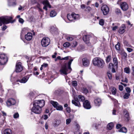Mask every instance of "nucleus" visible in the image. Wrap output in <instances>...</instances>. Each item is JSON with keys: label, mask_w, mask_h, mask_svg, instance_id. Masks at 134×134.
<instances>
[{"label": "nucleus", "mask_w": 134, "mask_h": 134, "mask_svg": "<svg viewBox=\"0 0 134 134\" xmlns=\"http://www.w3.org/2000/svg\"><path fill=\"white\" fill-rule=\"evenodd\" d=\"M13 117L14 118H17L19 117V114L17 113H15L13 115Z\"/></svg>", "instance_id": "a18cd8bd"}, {"label": "nucleus", "mask_w": 134, "mask_h": 134, "mask_svg": "<svg viewBox=\"0 0 134 134\" xmlns=\"http://www.w3.org/2000/svg\"><path fill=\"white\" fill-rule=\"evenodd\" d=\"M66 111L68 113H70L71 111L70 108L69 107H67L66 109Z\"/></svg>", "instance_id": "13d9d810"}, {"label": "nucleus", "mask_w": 134, "mask_h": 134, "mask_svg": "<svg viewBox=\"0 0 134 134\" xmlns=\"http://www.w3.org/2000/svg\"><path fill=\"white\" fill-rule=\"evenodd\" d=\"M66 124H69L71 122V120L70 119H69L66 120Z\"/></svg>", "instance_id": "603ef678"}, {"label": "nucleus", "mask_w": 134, "mask_h": 134, "mask_svg": "<svg viewBox=\"0 0 134 134\" xmlns=\"http://www.w3.org/2000/svg\"><path fill=\"white\" fill-rule=\"evenodd\" d=\"M126 49L127 50V51L129 52H132L133 51L132 49L129 48H126Z\"/></svg>", "instance_id": "4d7b16f0"}, {"label": "nucleus", "mask_w": 134, "mask_h": 134, "mask_svg": "<svg viewBox=\"0 0 134 134\" xmlns=\"http://www.w3.org/2000/svg\"><path fill=\"white\" fill-rule=\"evenodd\" d=\"M61 121L59 120H55L53 122V124L54 127L58 126L60 124Z\"/></svg>", "instance_id": "aec40b11"}, {"label": "nucleus", "mask_w": 134, "mask_h": 134, "mask_svg": "<svg viewBox=\"0 0 134 134\" xmlns=\"http://www.w3.org/2000/svg\"><path fill=\"white\" fill-rule=\"evenodd\" d=\"M107 74L109 79H111L112 78V74L110 71H108L107 72Z\"/></svg>", "instance_id": "4c0bfd02"}, {"label": "nucleus", "mask_w": 134, "mask_h": 134, "mask_svg": "<svg viewBox=\"0 0 134 134\" xmlns=\"http://www.w3.org/2000/svg\"><path fill=\"white\" fill-rule=\"evenodd\" d=\"M120 44L119 42H118L115 45V47L117 50H119L120 49Z\"/></svg>", "instance_id": "e433bc0d"}, {"label": "nucleus", "mask_w": 134, "mask_h": 134, "mask_svg": "<svg viewBox=\"0 0 134 134\" xmlns=\"http://www.w3.org/2000/svg\"><path fill=\"white\" fill-rule=\"evenodd\" d=\"M113 62L114 63L113 65L115 68H117L118 63L117 59L116 58H113Z\"/></svg>", "instance_id": "bb28decb"}, {"label": "nucleus", "mask_w": 134, "mask_h": 134, "mask_svg": "<svg viewBox=\"0 0 134 134\" xmlns=\"http://www.w3.org/2000/svg\"><path fill=\"white\" fill-rule=\"evenodd\" d=\"M90 37L89 35H85L83 37V40L86 43L89 44Z\"/></svg>", "instance_id": "2eb2a0df"}, {"label": "nucleus", "mask_w": 134, "mask_h": 134, "mask_svg": "<svg viewBox=\"0 0 134 134\" xmlns=\"http://www.w3.org/2000/svg\"><path fill=\"white\" fill-rule=\"evenodd\" d=\"M83 65L85 66H88L90 64L89 61L87 58H83L82 59Z\"/></svg>", "instance_id": "dca6fc26"}, {"label": "nucleus", "mask_w": 134, "mask_h": 134, "mask_svg": "<svg viewBox=\"0 0 134 134\" xmlns=\"http://www.w3.org/2000/svg\"><path fill=\"white\" fill-rule=\"evenodd\" d=\"M77 43L76 41H74L73 42L72 44V47L73 48L75 47H76V46L77 45Z\"/></svg>", "instance_id": "a19ab883"}, {"label": "nucleus", "mask_w": 134, "mask_h": 134, "mask_svg": "<svg viewBox=\"0 0 134 134\" xmlns=\"http://www.w3.org/2000/svg\"><path fill=\"white\" fill-rule=\"evenodd\" d=\"M116 110L115 109H114L113 110V113H113V115H115L116 114Z\"/></svg>", "instance_id": "774afa93"}, {"label": "nucleus", "mask_w": 134, "mask_h": 134, "mask_svg": "<svg viewBox=\"0 0 134 134\" xmlns=\"http://www.w3.org/2000/svg\"><path fill=\"white\" fill-rule=\"evenodd\" d=\"M93 65L100 68H102L104 66L105 63L102 59L98 58H95L93 60Z\"/></svg>", "instance_id": "f257e3e1"}, {"label": "nucleus", "mask_w": 134, "mask_h": 134, "mask_svg": "<svg viewBox=\"0 0 134 134\" xmlns=\"http://www.w3.org/2000/svg\"><path fill=\"white\" fill-rule=\"evenodd\" d=\"M55 108L57 110H62L63 109L62 106L61 105H59L57 106Z\"/></svg>", "instance_id": "72a5a7b5"}, {"label": "nucleus", "mask_w": 134, "mask_h": 134, "mask_svg": "<svg viewBox=\"0 0 134 134\" xmlns=\"http://www.w3.org/2000/svg\"><path fill=\"white\" fill-rule=\"evenodd\" d=\"M125 28L126 26L125 25H122L120 27L119 30V32L120 34H122L124 33L125 32Z\"/></svg>", "instance_id": "a211bd4d"}, {"label": "nucleus", "mask_w": 134, "mask_h": 134, "mask_svg": "<svg viewBox=\"0 0 134 134\" xmlns=\"http://www.w3.org/2000/svg\"><path fill=\"white\" fill-rule=\"evenodd\" d=\"M115 12L117 14H119L121 13V11L120 9L118 8L116 9Z\"/></svg>", "instance_id": "c03bdc74"}, {"label": "nucleus", "mask_w": 134, "mask_h": 134, "mask_svg": "<svg viewBox=\"0 0 134 134\" xmlns=\"http://www.w3.org/2000/svg\"><path fill=\"white\" fill-rule=\"evenodd\" d=\"M109 68L110 69L112 68L111 71L112 72L114 73L116 72L115 69L117 68H115L113 64L112 63H110L109 64Z\"/></svg>", "instance_id": "6ab92c4d"}, {"label": "nucleus", "mask_w": 134, "mask_h": 134, "mask_svg": "<svg viewBox=\"0 0 134 134\" xmlns=\"http://www.w3.org/2000/svg\"><path fill=\"white\" fill-rule=\"evenodd\" d=\"M114 124L112 122H110L107 125V128L109 130L112 129L114 127Z\"/></svg>", "instance_id": "b1692460"}, {"label": "nucleus", "mask_w": 134, "mask_h": 134, "mask_svg": "<svg viewBox=\"0 0 134 134\" xmlns=\"http://www.w3.org/2000/svg\"><path fill=\"white\" fill-rule=\"evenodd\" d=\"M45 101L43 100H36L33 102V105L40 107L42 109L45 104Z\"/></svg>", "instance_id": "20e7f679"}, {"label": "nucleus", "mask_w": 134, "mask_h": 134, "mask_svg": "<svg viewBox=\"0 0 134 134\" xmlns=\"http://www.w3.org/2000/svg\"><path fill=\"white\" fill-rule=\"evenodd\" d=\"M28 80L26 77H24L21 80H18L16 81L17 82H19L21 83H25Z\"/></svg>", "instance_id": "4be33fe9"}, {"label": "nucleus", "mask_w": 134, "mask_h": 134, "mask_svg": "<svg viewBox=\"0 0 134 134\" xmlns=\"http://www.w3.org/2000/svg\"><path fill=\"white\" fill-rule=\"evenodd\" d=\"M112 99L114 101V103L115 106L116 107H118L119 104L118 103L117 100L114 98H112Z\"/></svg>", "instance_id": "2f4dec72"}, {"label": "nucleus", "mask_w": 134, "mask_h": 134, "mask_svg": "<svg viewBox=\"0 0 134 134\" xmlns=\"http://www.w3.org/2000/svg\"><path fill=\"white\" fill-rule=\"evenodd\" d=\"M28 80L26 77H24L21 80H18L16 81L17 82H19L21 83H25Z\"/></svg>", "instance_id": "5701e85b"}, {"label": "nucleus", "mask_w": 134, "mask_h": 134, "mask_svg": "<svg viewBox=\"0 0 134 134\" xmlns=\"http://www.w3.org/2000/svg\"><path fill=\"white\" fill-rule=\"evenodd\" d=\"M12 17L8 16H2L0 17V26L2 25V23L5 24H8L10 22L13 23L14 21L12 20Z\"/></svg>", "instance_id": "f03ea898"}, {"label": "nucleus", "mask_w": 134, "mask_h": 134, "mask_svg": "<svg viewBox=\"0 0 134 134\" xmlns=\"http://www.w3.org/2000/svg\"><path fill=\"white\" fill-rule=\"evenodd\" d=\"M68 70V68L65 65H63L61 69L60 70V72L61 74L67 75V71Z\"/></svg>", "instance_id": "9b49d317"}, {"label": "nucleus", "mask_w": 134, "mask_h": 134, "mask_svg": "<svg viewBox=\"0 0 134 134\" xmlns=\"http://www.w3.org/2000/svg\"><path fill=\"white\" fill-rule=\"evenodd\" d=\"M124 71L127 74H129L130 72V69L128 68H125L124 69Z\"/></svg>", "instance_id": "ea45409f"}, {"label": "nucleus", "mask_w": 134, "mask_h": 134, "mask_svg": "<svg viewBox=\"0 0 134 134\" xmlns=\"http://www.w3.org/2000/svg\"><path fill=\"white\" fill-rule=\"evenodd\" d=\"M70 43L68 42H66L64 44L63 46L65 47H67L70 46Z\"/></svg>", "instance_id": "f704fd0d"}, {"label": "nucleus", "mask_w": 134, "mask_h": 134, "mask_svg": "<svg viewBox=\"0 0 134 134\" xmlns=\"http://www.w3.org/2000/svg\"><path fill=\"white\" fill-rule=\"evenodd\" d=\"M75 96H76L77 97V99H79L80 101L83 102L85 99V97L82 95H75Z\"/></svg>", "instance_id": "412c9836"}, {"label": "nucleus", "mask_w": 134, "mask_h": 134, "mask_svg": "<svg viewBox=\"0 0 134 134\" xmlns=\"http://www.w3.org/2000/svg\"><path fill=\"white\" fill-rule=\"evenodd\" d=\"M16 103L15 99L10 98L8 99L6 102V104L8 107H9L15 105Z\"/></svg>", "instance_id": "423d86ee"}, {"label": "nucleus", "mask_w": 134, "mask_h": 134, "mask_svg": "<svg viewBox=\"0 0 134 134\" xmlns=\"http://www.w3.org/2000/svg\"><path fill=\"white\" fill-rule=\"evenodd\" d=\"M83 107L86 109H90L91 106L90 102L87 100H85L83 103Z\"/></svg>", "instance_id": "f8f14e48"}, {"label": "nucleus", "mask_w": 134, "mask_h": 134, "mask_svg": "<svg viewBox=\"0 0 134 134\" xmlns=\"http://www.w3.org/2000/svg\"><path fill=\"white\" fill-rule=\"evenodd\" d=\"M56 15V13L54 10L51 11L50 13V16L51 17H54Z\"/></svg>", "instance_id": "c756f323"}, {"label": "nucleus", "mask_w": 134, "mask_h": 134, "mask_svg": "<svg viewBox=\"0 0 134 134\" xmlns=\"http://www.w3.org/2000/svg\"><path fill=\"white\" fill-rule=\"evenodd\" d=\"M121 126L122 125L120 124H118L116 126V128L118 129L121 127Z\"/></svg>", "instance_id": "8fccbe9b"}, {"label": "nucleus", "mask_w": 134, "mask_h": 134, "mask_svg": "<svg viewBox=\"0 0 134 134\" xmlns=\"http://www.w3.org/2000/svg\"><path fill=\"white\" fill-rule=\"evenodd\" d=\"M129 93H126L124 95V97L125 99H128L130 94Z\"/></svg>", "instance_id": "c9c22d12"}, {"label": "nucleus", "mask_w": 134, "mask_h": 134, "mask_svg": "<svg viewBox=\"0 0 134 134\" xmlns=\"http://www.w3.org/2000/svg\"><path fill=\"white\" fill-rule=\"evenodd\" d=\"M50 43V40L47 37H44L42 40L41 42V44L43 47H46L49 45Z\"/></svg>", "instance_id": "7ed1b4c3"}, {"label": "nucleus", "mask_w": 134, "mask_h": 134, "mask_svg": "<svg viewBox=\"0 0 134 134\" xmlns=\"http://www.w3.org/2000/svg\"><path fill=\"white\" fill-rule=\"evenodd\" d=\"M7 27L6 25H4L2 27V31H4L6 29Z\"/></svg>", "instance_id": "052dcab7"}, {"label": "nucleus", "mask_w": 134, "mask_h": 134, "mask_svg": "<svg viewBox=\"0 0 134 134\" xmlns=\"http://www.w3.org/2000/svg\"><path fill=\"white\" fill-rule=\"evenodd\" d=\"M33 107L31 109L32 111L37 114H40L42 111V109L40 107L33 105Z\"/></svg>", "instance_id": "6e6552de"}, {"label": "nucleus", "mask_w": 134, "mask_h": 134, "mask_svg": "<svg viewBox=\"0 0 134 134\" xmlns=\"http://www.w3.org/2000/svg\"><path fill=\"white\" fill-rule=\"evenodd\" d=\"M42 3L44 5V6H48V7L49 8H51V6L48 1L45 0L43 1Z\"/></svg>", "instance_id": "393cba45"}, {"label": "nucleus", "mask_w": 134, "mask_h": 134, "mask_svg": "<svg viewBox=\"0 0 134 134\" xmlns=\"http://www.w3.org/2000/svg\"><path fill=\"white\" fill-rule=\"evenodd\" d=\"M91 8L89 6H87L86 8V10L88 12H90L91 10Z\"/></svg>", "instance_id": "864d4df0"}, {"label": "nucleus", "mask_w": 134, "mask_h": 134, "mask_svg": "<svg viewBox=\"0 0 134 134\" xmlns=\"http://www.w3.org/2000/svg\"><path fill=\"white\" fill-rule=\"evenodd\" d=\"M72 85L74 87H75L77 85V82L76 81H73L72 82Z\"/></svg>", "instance_id": "37998d69"}, {"label": "nucleus", "mask_w": 134, "mask_h": 134, "mask_svg": "<svg viewBox=\"0 0 134 134\" xmlns=\"http://www.w3.org/2000/svg\"><path fill=\"white\" fill-rule=\"evenodd\" d=\"M72 104L75 106H77L80 107L81 106L79 100V99H77V97L76 96L74 95V99L72 100Z\"/></svg>", "instance_id": "1a4fd4ad"}, {"label": "nucleus", "mask_w": 134, "mask_h": 134, "mask_svg": "<svg viewBox=\"0 0 134 134\" xmlns=\"http://www.w3.org/2000/svg\"><path fill=\"white\" fill-rule=\"evenodd\" d=\"M119 89L120 91H122L123 90V86L121 85H119Z\"/></svg>", "instance_id": "5fc2aeb1"}, {"label": "nucleus", "mask_w": 134, "mask_h": 134, "mask_svg": "<svg viewBox=\"0 0 134 134\" xmlns=\"http://www.w3.org/2000/svg\"><path fill=\"white\" fill-rule=\"evenodd\" d=\"M131 70L132 71V74L134 76V67H132L131 68Z\"/></svg>", "instance_id": "69168bd1"}, {"label": "nucleus", "mask_w": 134, "mask_h": 134, "mask_svg": "<svg viewBox=\"0 0 134 134\" xmlns=\"http://www.w3.org/2000/svg\"><path fill=\"white\" fill-rule=\"evenodd\" d=\"M69 56H67L66 57H65L63 58L62 59H61V60H68L69 57Z\"/></svg>", "instance_id": "0e129e2a"}, {"label": "nucleus", "mask_w": 134, "mask_h": 134, "mask_svg": "<svg viewBox=\"0 0 134 134\" xmlns=\"http://www.w3.org/2000/svg\"><path fill=\"white\" fill-rule=\"evenodd\" d=\"M101 10L103 14L104 15H106L108 13L109 9L107 5H104L101 7Z\"/></svg>", "instance_id": "0eeeda50"}, {"label": "nucleus", "mask_w": 134, "mask_h": 134, "mask_svg": "<svg viewBox=\"0 0 134 134\" xmlns=\"http://www.w3.org/2000/svg\"><path fill=\"white\" fill-rule=\"evenodd\" d=\"M73 59H71L70 60L68 63V68L69 69L71 70V65L72 63V62L73 61Z\"/></svg>", "instance_id": "473e14b6"}, {"label": "nucleus", "mask_w": 134, "mask_h": 134, "mask_svg": "<svg viewBox=\"0 0 134 134\" xmlns=\"http://www.w3.org/2000/svg\"><path fill=\"white\" fill-rule=\"evenodd\" d=\"M111 58V56L110 55H109L108 56L106 59V62H109Z\"/></svg>", "instance_id": "58836bf2"}, {"label": "nucleus", "mask_w": 134, "mask_h": 134, "mask_svg": "<svg viewBox=\"0 0 134 134\" xmlns=\"http://www.w3.org/2000/svg\"><path fill=\"white\" fill-rule=\"evenodd\" d=\"M125 89L127 92H130L131 91L130 88L129 87H126V88Z\"/></svg>", "instance_id": "bf43d9fd"}, {"label": "nucleus", "mask_w": 134, "mask_h": 134, "mask_svg": "<svg viewBox=\"0 0 134 134\" xmlns=\"http://www.w3.org/2000/svg\"><path fill=\"white\" fill-rule=\"evenodd\" d=\"M118 28V27L117 26H115L113 27L112 28V30L113 31H115L116 30V29H117Z\"/></svg>", "instance_id": "338daca9"}, {"label": "nucleus", "mask_w": 134, "mask_h": 134, "mask_svg": "<svg viewBox=\"0 0 134 134\" xmlns=\"http://www.w3.org/2000/svg\"><path fill=\"white\" fill-rule=\"evenodd\" d=\"M94 102L95 105L97 107H99L102 103L101 99L99 98H95L94 100Z\"/></svg>", "instance_id": "ddd939ff"}, {"label": "nucleus", "mask_w": 134, "mask_h": 134, "mask_svg": "<svg viewBox=\"0 0 134 134\" xmlns=\"http://www.w3.org/2000/svg\"><path fill=\"white\" fill-rule=\"evenodd\" d=\"M32 37V34L30 32H28L27 34L25 35V38L27 41H30L31 40Z\"/></svg>", "instance_id": "f3484780"}, {"label": "nucleus", "mask_w": 134, "mask_h": 134, "mask_svg": "<svg viewBox=\"0 0 134 134\" xmlns=\"http://www.w3.org/2000/svg\"><path fill=\"white\" fill-rule=\"evenodd\" d=\"M50 103L51 104H52L55 108H56L57 106L58 105V103L52 100L51 101Z\"/></svg>", "instance_id": "cd10ccee"}, {"label": "nucleus", "mask_w": 134, "mask_h": 134, "mask_svg": "<svg viewBox=\"0 0 134 134\" xmlns=\"http://www.w3.org/2000/svg\"><path fill=\"white\" fill-rule=\"evenodd\" d=\"M110 89L111 92H116V90L115 87L111 88Z\"/></svg>", "instance_id": "49530a36"}, {"label": "nucleus", "mask_w": 134, "mask_h": 134, "mask_svg": "<svg viewBox=\"0 0 134 134\" xmlns=\"http://www.w3.org/2000/svg\"><path fill=\"white\" fill-rule=\"evenodd\" d=\"M42 118L44 120H46L48 118V115H43L42 116Z\"/></svg>", "instance_id": "09e8293b"}, {"label": "nucleus", "mask_w": 134, "mask_h": 134, "mask_svg": "<svg viewBox=\"0 0 134 134\" xmlns=\"http://www.w3.org/2000/svg\"><path fill=\"white\" fill-rule=\"evenodd\" d=\"M66 39L68 41H71L73 40V38L72 37L68 36L66 37Z\"/></svg>", "instance_id": "79ce46f5"}, {"label": "nucleus", "mask_w": 134, "mask_h": 134, "mask_svg": "<svg viewBox=\"0 0 134 134\" xmlns=\"http://www.w3.org/2000/svg\"><path fill=\"white\" fill-rule=\"evenodd\" d=\"M125 117L127 119H128L129 117V114L128 113H126V114H125ZM128 120V119H127Z\"/></svg>", "instance_id": "6e6d98bb"}, {"label": "nucleus", "mask_w": 134, "mask_h": 134, "mask_svg": "<svg viewBox=\"0 0 134 134\" xmlns=\"http://www.w3.org/2000/svg\"><path fill=\"white\" fill-rule=\"evenodd\" d=\"M121 9L124 11L127 10L128 8V6L125 2H122L120 5Z\"/></svg>", "instance_id": "4468645a"}, {"label": "nucleus", "mask_w": 134, "mask_h": 134, "mask_svg": "<svg viewBox=\"0 0 134 134\" xmlns=\"http://www.w3.org/2000/svg\"><path fill=\"white\" fill-rule=\"evenodd\" d=\"M55 29L54 27H52L51 28V31L52 33L53 32H54V31Z\"/></svg>", "instance_id": "e2e57ef3"}, {"label": "nucleus", "mask_w": 134, "mask_h": 134, "mask_svg": "<svg viewBox=\"0 0 134 134\" xmlns=\"http://www.w3.org/2000/svg\"><path fill=\"white\" fill-rule=\"evenodd\" d=\"M23 70V66L21 63L20 62L17 63L16 65L15 71L17 72H21Z\"/></svg>", "instance_id": "9d476101"}, {"label": "nucleus", "mask_w": 134, "mask_h": 134, "mask_svg": "<svg viewBox=\"0 0 134 134\" xmlns=\"http://www.w3.org/2000/svg\"><path fill=\"white\" fill-rule=\"evenodd\" d=\"M118 131L119 132L126 133L127 132V129L125 127H123L121 128L120 130H119Z\"/></svg>", "instance_id": "c85d7f7f"}, {"label": "nucleus", "mask_w": 134, "mask_h": 134, "mask_svg": "<svg viewBox=\"0 0 134 134\" xmlns=\"http://www.w3.org/2000/svg\"><path fill=\"white\" fill-rule=\"evenodd\" d=\"M104 20L103 19H100L99 21V24L100 25H103L104 24Z\"/></svg>", "instance_id": "de8ad7c7"}, {"label": "nucleus", "mask_w": 134, "mask_h": 134, "mask_svg": "<svg viewBox=\"0 0 134 134\" xmlns=\"http://www.w3.org/2000/svg\"><path fill=\"white\" fill-rule=\"evenodd\" d=\"M19 21L20 23H23L24 22V20L23 19L21 18H19Z\"/></svg>", "instance_id": "680f3d73"}, {"label": "nucleus", "mask_w": 134, "mask_h": 134, "mask_svg": "<svg viewBox=\"0 0 134 134\" xmlns=\"http://www.w3.org/2000/svg\"><path fill=\"white\" fill-rule=\"evenodd\" d=\"M67 18L70 21H72L74 20L72 14L71 15L68 14L67 15Z\"/></svg>", "instance_id": "7c9ffc66"}, {"label": "nucleus", "mask_w": 134, "mask_h": 134, "mask_svg": "<svg viewBox=\"0 0 134 134\" xmlns=\"http://www.w3.org/2000/svg\"><path fill=\"white\" fill-rule=\"evenodd\" d=\"M122 55L125 58H126L127 57V55L126 53L124 52H122Z\"/></svg>", "instance_id": "3c124183"}, {"label": "nucleus", "mask_w": 134, "mask_h": 134, "mask_svg": "<svg viewBox=\"0 0 134 134\" xmlns=\"http://www.w3.org/2000/svg\"><path fill=\"white\" fill-rule=\"evenodd\" d=\"M7 56L4 54L0 53V65L5 64L8 61Z\"/></svg>", "instance_id": "39448f33"}, {"label": "nucleus", "mask_w": 134, "mask_h": 134, "mask_svg": "<svg viewBox=\"0 0 134 134\" xmlns=\"http://www.w3.org/2000/svg\"><path fill=\"white\" fill-rule=\"evenodd\" d=\"M73 20L78 19L79 17V14H76L75 13H72V14Z\"/></svg>", "instance_id": "a878e982"}]
</instances>
